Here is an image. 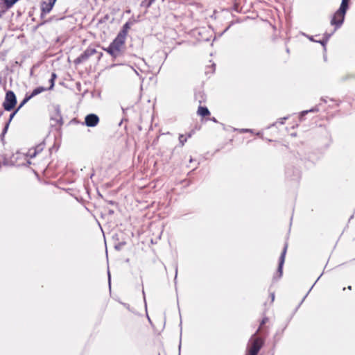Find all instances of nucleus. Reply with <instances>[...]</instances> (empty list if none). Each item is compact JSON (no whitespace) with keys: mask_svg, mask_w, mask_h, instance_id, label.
Wrapping results in <instances>:
<instances>
[{"mask_svg":"<svg viewBox=\"0 0 355 355\" xmlns=\"http://www.w3.org/2000/svg\"><path fill=\"white\" fill-rule=\"evenodd\" d=\"M130 29V24L126 22L112 42L108 47L103 48V50L113 58H116L121 55L125 49V40Z\"/></svg>","mask_w":355,"mask_h":355,"instance_id":"1","label":"nucleus"},{"mask_svg":"<svg viewBox=\"0 0 355 355\" xmlns=\"http://www.w3.org/2000/svg\"><path fill=\"white\" fill-rule=\"evenodd\" d=\"M254 334L250 338L247 355H257L263 345V340Z\"/></svg>","mask_w":355,"mask_h":355,"instance_id":"2","label":"nucleus"},{"mask_svg":"<svg viewBox=\"0 0 355 355\" xmlns=\"http://www.w3.org/2000/svg\"><path fill=\"white\" fill-rule=\"evenodd\" d=\"M17 103V98L15 93L12 91H8L6 93L5 101L3 103V107L5 110L10 111L15 107Z\"/></svg>","mask_w":355,"mask_h":355,"instance_id":"3","label":"nucleus"},{"mask_svg":"<svg viewBox=\"0 0 355 355\" xmlns=\"http://www.w3.org/2000/svg\"><path fill=\"white\" fill-rule=\"evenodd\" d=\"M96 53V50L93 48H87L80 56H78L75 60L74 63L78 64L86 62L92 55Z\"/></svg>","mask_w":355,"mask_h":355,"instance_id":"4","label":"nucleus"},{"mask_svg":"<svg viewBox=\"0 0 355 355\" xmlns=\"http://www.w3.org/2000/svg\"><path fill=\"white\" fill-rule=\"evenodd\" d=\"M47 90V88L44 87H38L33 89L32 93L30 95L26 94L24 100L21 102L19 106L18 107L17 110H19L21 107H22L29 100H31L34 96L41 94Z\"/></svg>","mask_w":355,"mask_h":355,"instance_id":"5","label":"nucleus"},{"mask_svg":"<svg viewBox=\"0 0 355 355\" xmlns=\"http://www.w3.org/2000/svg\"><path fill=\"white\" fill-rule=\"evenodd\" d=\"M288 248V244L286 243L284 245V249L281 253L280 257H279V266L277 272V278H280L282 276L283 273V266L285 261V257L287 252Z\"/></svg>","mask_w":355,"mask_h":355,"instance_id":"6","label":"nucleus"},{"mask_svg":"<svg viewBox=\"0 0 355 355\" xmlns=\"http://www.w3.org/2000/svg\"><path fill=\"white\" fill-rule=\"evenodd\" d=\"M345 15V13L340 12V11L337 10L334 13V15L331 20V25H335L337 27L340 26L344 21Z\"/></svg>","mask_w":355,"mask_h":355,"instance_id":"7","label":"nucleus"},{"mask_svg":"<svg viewBox=\"0 0 355 355\" xmlns=\"http://www.w3.org/2000/svg\"><path fill=\"white\" fill-rule=\"evenodd\" d=\"M85 122L88 127H94L99 122V118L96 114H89L85 116Z\"/></svg>","mask_w":355,"mask_h":355,"instance_id":"8","label":"nucleus"},{"mask_svg":"<svg viewBox=\"0 0 355 355\" xmlns=\"http://www.w3.org/2000/svg\"><path fill=\"white\" fill-rule=\"evenodd\" d=\"M44 144H40L37 145L35 148L28 149L26 155L28 157L33 158L35 157L37 154L42 152L44 149Z\"/></svg>","mask_w":355,"mask_h":355,"instance_id":"9","label":"nucleus"},{"mask_svg":"<svg viewBox=\"0 0 355 355\" xmlns=\"http://www.w3.org/2000/svg\"><path fill=\"white\" fill-rule=\"evenodd\" d=\"M55 3H52L51 1L48 0V2H43L42 4V11L44 13H49L52 10Z\"/></svg>","mask_w":355,"mask_h":355,"instance_id":"10","label":"nucleus"},{"mask_svg":"<svg viewBox=\"0 0 355 355\" xmlns=\"http://www.w3.org/2000/svg\"><path fill=\"white\" fill-rule=\"evenodd\" d=\"M197 114L202 117H207L210 115V112L207 107L199 106Z\"/></svg>","mask_w":355,"mask_h":355,"instance_id":"11","label":"nucleus"},{"mask_svg":"<svg viewBox=\"0 0 355 355\" xmlns=\"http://www.w3.org/2000/svg\"><path fill=\"white\" fill-rule=\"evenodd\" d=\"M349 0H342L341 5L340 8L338 10L340 11V12L346 13V11L348 8Z\"/></svg>","mask_w":355,"mask_h":355,"instance_id":"12","label":"nucleus"},{"mask_svg":"<svg viewBox=\"0 0 355 355\" xmlns=\"http://www.w3.org/2000/svg\"><path fill=\"white\" fill-rule=\"evenodd\" d=\"M269 319L267 317H264L261 321L260 325L257 331H256V334H261L263 331L264 325L268 322Z\"/></svg>","mask_w":355,"mask_h":355,"instance_id":"13","label":"nucleus"},{"mask_svg":"<svg viewBox=\"0 0 355 355\" xmlns=\"http://www.w3.org/2000/svg\"><path fill=\"white\" fill-rule=\"evenodd\" d=\"M56 78V74L53 73L51 74V78L50 79V86L47 89H52L55 85V79Z\"/></svg>","mask_w":355,"mask_h":355,"instance_id":"14","label":"nucleus"},{"mask_svg":"<svg viewBox=\"0 0 355 355\" xmlns=\"http://www.w3.org/2000/svg\"><path fill=\"white\" fill-rule=\"evenodd\" d=\"M179 140H180V142L182 145H184V143L187 141V138L185 136H184L183 135H180V137H179Z\"/></svg>","mask_w":355,"mask_h":355,"instance_id":"15","label":"nucleus"},{"mask_svg":"<svg viewBox=\"0 0 355 355\" xmlns=\"http://www.w3.org/2000/svg\"><path fill=\"white\" fill-rule=\"evenodd\" d=\"M155 1V0H148V3L146 4V6L150 7Z\"/></svg>","mask_w":355,"mask_h":355,"instance_id":"16","label":"nucleus"},{"mask_svg":"<svg viewBox=\"0 0 355 355\" xmlns=\"http://www.w3.org/2000/svg\"><path fill=\"white\" fill-rule=\"evenodd\" d=\"M270 297H271V302H272L275 300V294L273 293H271Z\"/></svg>","mask_w":355,"mask_h":355,"instance_id":"17","label":"nucleus"},{"mask_svg":"<svg viewBox=\"0 0 355 355\" xmlns=\"http://www.w3.org/2000/svg\"><path fill=\"white\" fill-rule=\"evenodd\" d=\"M210 120L213 121H214V122H215V123H216V122H217L216 119L214 117H213V118H212V119H211Z\"/></svg>","mask_w":355,"mask_h":355,"instance_id":"18","label":"nucleus"},{"mask_svg":"<svg viewBox=\"0 0 355 355\" xmlns=\"http://www.w3.org/2000/svg\"><path fill=\"white\" fill-rule=\"evenodd\" d=\"M193 161H195V160H194V159H193V158H192V157H190V159H189V162H190V163H191V162H193Z\"/></svg>","mask_w":355,"mask_h":355,"instance_id":"19","label":"nucleus"},{"mask_svg":"<svg viewBox=\"0 0 355 355\" xmlns=\"http://www.w3.org/2000/svg\"><path fill=\"white\" fill-rule=\"evenodd\" d=\"M286 118H284V119H282V121H281V123L283 124L284 123V120H286Z\"/></svg>","mask_w":355,"mask_h":355,"instance_id":"20","label":"nucleus"},{"mask_svg":"<svg viewBox=\"0 0 355 355\" xmlns=\"http://www.w3.org/2000/svg\"><path fill=\"white\" fill-rule=\"evenodd\" d=\"M286 118H284V119H282V121H281V123L283 124L284 123V120H286Z\"/></svg>","mask_w":355,"mask_h":355,"instance_id":"21","label":"nucleus"},{"mask_svg":"<svg viewBox=\"0 0 355 355\" xmlns=\"http://www.w3.org/2000/svg\"><path fill=\"white\" fill-rule=\"evenodd\" d=\"M286 118H284V119H282V121H281V123L283 124L284 123V120H286Z\"/></svg>","mask_w":355,"mask_h":355,"instance_id":"22","label":"nucleus"},{"mask_svg":"<svg viewBox=\"0 0 355 355\" xmlns=\"http://www.w3.org/2000/svg\"><path fill=\"white\" fill-rule=\"evenodd\" d=\"M15 114V112H13V113L10 115V118H12V117H13V116H14Z\"/></svg>","mask_w":355,"mask_h":355,"instance_id":"23","label":"nucleus"},{"mask_svg":"<svg viewBox=\"0 0 355 355\" xmlns=\"http://www.w3.org/2000/svg\"><path fill=\"white\" fill-rule=\"evenodd\" d=\"M347 288H348L349 290H352V286H349L347 287Z\"/></svg>","mask_w":355,"mask_h":355,"instance_id":"24","label":"nucleus"},{"mask_svg":"<svg viewBox=\"0 0 355 355\" xmlns=\"http://www.w3.org/2000/svg\"><path fill=\"white\" fill-rule=\"evenodd\" d=\"M242 131H243V132H248V130H243Z\"/></svg>","mask_w":355,"mask_h":355,"instance_id":"25","label":"nucleus"}]
</instances>
